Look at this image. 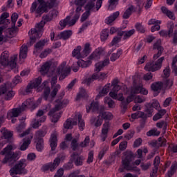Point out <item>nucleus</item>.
Returning a JSON list of instances; mask_svg holds the SVG:
<instances>
[{
  "mask_svg": "<svg viewBox=\"0 0 177 177\" xmlns=\"http://www.w3.org/2000/svg\"><path fill=\"white\" fill-rule=\"evenodd\" d=\"M164 57H162L159 58L156 62H149L145 66V70H146V71H152V73L160 70V68H161V64L162 62H164Z\"/></svg>",
  "mask_w": 177,
  "mask_h": 177,
  "instance_id": "obj_15",
  "label": "nucleus"
},
{
  "mask_svg": "<svg viewBox=\"0 0 177 177\" xmlns=\"http://www.w3.org/2000/svg\"><path fill=\"white\" fill-rule=\"evenodd\" d=\"M46 135L45 131H39L36 133L35 139H36V148L38 151H42V149H44V140L41 138H44Z\"/></svg>",
  "mask_w": 177,
  "mask_h": 177,
  "instance_id": "obj_16",
  "label": "nucleus"
},
{
  "mask_svg": "<svg viewBox=\"0 0 177 177\" xmlns=\"http://www.w3.org/2000/svg\"><path fill=\"white\" fill-rule=\"evenodd\" d=\"M50 53H52V49L50 48H46L40 54L41 59H45L48 55H50Z\"/></svg>",
  "mask_w": 177,
  "mask_h": 177,
  "instance_id": "obj_59",
  "label": "nucleus"
},
{
  "mask_svg": "<svg viewBox=\"0 0 177 177\" xmlns=\"http://www.w3.org/2000/svg\"><path fill=\"white\" fill-rule=\"evenodd\" d=\"M169 28L168 32L167 30H161L159 32L160 37H172V32H174V23H170L168 26Z\"/></svg>",
  "mask_w": 177,
  "mask_h": 177,
  "instance_id": "obj_30",
  "label": "nucleus"
},
{
  "mask_svg": "<svg viewBox=\"0 0 177 177\" xmlns=\"http://www.w3.org/2000/svg\"><path fill=\"white\" fill-rule=\"evenodd\" d=\"M109 150V146L108 145H105L102 150L100 152L98 157L100 158V160H102L103 158V157L104 156V155L106 154V152Z\"/></svg>",
  "mask_w": 177,
  "mask_h": 177,
  "instance_id": "obj_61",
  "label": "nucleus"
},
{
  "mask_svg": "<svg viewBox=\"0 0 177 177\" xmlns=\"http://www.w3.org/2000/svg\"><path fill=\"white\" fill-rule=\"evenodd\" d=\"M109 38V29H104L102 31L101 39L102 41H106V39Z\"/></svg>",
  "mask_w": 177,
  "mask_h": 177,
  "instance_id": "obj_63",
  "label": "nucleus"
},
{
  "mask_svg": "<svg viewBox=\"0 0 177 177\" xmlns=\"http://www.w3.org/2000/svg\"><path fill=\"white\" fill-rule=\"evenodd\" d=\"M47 42H48V39H44L38 41L35 45V49H34L33 53L35 55H37L39 52H41V50L44 49V47L45 46Z\"/></svg>",
  "mask_w": 177,
  "mask_h": 177,
  "instance_id": "obj_24",
  "label": "nucleus"
},
{
  "mask_svg": "<svg viewBox=\"0 0 177 177\" xmlns=\"http://www.w3.org/2000/svg\"><path fill=\"white\" fill-rule=\"evenodd\" d=\"M97 73H94L91 77L85 79L83 81V84H86V85H91V82H93L95 80H97Z\"/></svg>",
  "mask_w": 177,
  "mask_h": 177,
  "instance_id": "obj_49",
  "label": "nucleus"
},
{
  "mask_svg": "<svg viewBox=\"0 0 177 177\" xmlns=\"http://www.w3.org/2000/svg\"><path fill=\"white\" fill-rule=\"evenodd\" d=\"M111 88V84L109 83L106 84L102 89L99 92L98 95L96 97V99H100L103 96H106L109 93L110 89Z\"/></svg>",
  "mask_w": 177,
  "mask_h": 177,
  "instance_id": "obj_27",
  "label": "nucleus"
},
{
  "mask_svg": "<svg viewBox=\"0 0 177 177\" xmlns=\"http://www.w3.org/2000/svg\"><path fill=\"white\" fill-rule=\"evenodd\" d=\"M102 53L103 51L100 48L96 49L92 54L88 57V60H93L96 62V60H99L100 59V56H102Z\"/></svg>",
  "mask_w": 177,
  "mask_h": 177,
  "instance_id": "obj_29",
  "label": "nucleus"
},
{
  "mask_svg": "<svg viewBox=\"0 0 177 177\" xmlns=\"http://www.w3.org/2000/svg\"><path fill=\"white\" fill-rule=\"evenodd\" d=\"M92 64V62L91 60L84 61L82 59L79 60L77 62V65L79 67H82V68H86V67H89Z\"/></svg>",
  "mask_w": 177,
  "mask_h": 177,
  "instance_id": "obj_47",
  "label": "nucleus"
},
{
  "mask_svg": "<svg viewBox=\"0 0 177 177\" xmlns=\"http://www.w3.org/2000/svg\"><path fill=\"white\" fill-rule=\"evenodd\" d=\"M39 3L38 8H37V2H34L30 8V12L37 13V15H42L44 12L48 10V3L45 1V0H38Z\"/></svg>",
  "mask_w": 177,
  "mask_h": 177,
  "instance_id": "obj_11",
  "label": "nucleus"
},
{
  "mask_svg": "<svg viewBox=\"0 0 177 177\" xmlns=\"http://www.w3.org/2000/svg\"><path fill=\"white\" fill-rule=\"evenodd\" d=\"M38 106V104H35L34 102V98H29L26 100L21 105L20 108L12 109L11 111L7 113V118L8 120H10V118L19 117L21 111H24V110H27V109H35Z\"/></svg>",
  "mask_w": 177,
  "mask_h": 177,
  "instance_id": "obj_3",
  "label": "nucleus"
},
{
  "mask_svg": "<svg viewBox=\"0 0 177 177\" xmlns=\"http://www.w3.org/2000/svg\"><path fill=\"white\" fill-rule=\"evenodd\" d=\"M32 137V134L30 133V129H27L22 133L19 134V138H25L23 140V143L21 144L20 150L24 151L28 149V146H30V144L31 143Z\"/></svg>",
  "mask_w": 177,
  "mask_h": 177,
  "instance_id": "obj_9",
  "label": "nucleus"
},
{
  "mask_svg": "<svg viewBox=\"0 0 177 177\" xmlns=\"http://www.w3.org/2000/svg\"><path fill=\"white\" fill-rule=\"evenodd\" d=\"M1 156H5V158L2 160L3 164H13L15 161H17L19 158V152H12V145H8L0 152Z\"/></svg>",
  "mask_w": 177,
  "mask_h": 177,
  "instance_id": "obj_4",
  "label": "nucleus"
},
{
  "mask_svg": "<svg viewBox=\"0 0 177 177\" xmlns=\"http://www.w3.org/2000/svg\"><path fill=\"white\" fill-rule=\"evenodd\" d=\"M117 5H118V0H110L109 6V10H113V9H115V8H117Z\"/></svg>",
  "mask_w": 177,
  "mask_h": 177,
  "instance_id": "obj_57",
  "label": "nucleus"
},
{
  "mask_svg": "<svg viewBox=\"0 0 177 177\" xmlns=\"http://www.w3.org/2000/svg\"><path fill=\"white\" fill-rule=\"evenodd\" d=\"M45 121H46V116H42L40 119L36 118L32 124L33 128L37 129V128L41 127V124H42V122H45Z\"/></svg>",
  "mask_w": 177,
  "mask_h": 177,
  "instance_id": "obj_40",
  "label": "nucleus"
},
{
  "mask_svg": "<svg viewBox=\"0 0 177 177\" xmlns=\"http://www.w3.org/2000/svg\"><path fill=\"white\" fill-rule=\"evenodd\" d=\"M69 102L70 101H68V100H64L62 102L59 101V102L55 105V109L50 111L48 115L50 117L52 122H57L59 121V118H60V113L57 111H59L60 109H62V107L67 106Z\"/></svg>",
  "mask_w": 177,
  "mask_h": 177,
  "instance_id": "obj_7",
  "label": "nucleus"
},
{
  "mask_svg": "<svg viewBox=\"0 0 177 177\" xmlns=\"http://www.w3.org/2000/svg\"><path fill=\"white\" fill-rule=\"evenodd\" d=\"M104 104H108V107H109V109H114V100H113L110 97H105L104 98Z\"/></svg>",
  "mask_w": 177,
  "mask_h": 177,
  "instance_id": "obj_48",
  "label": "nucleus"
},
{
  "mask_svg": "<svg viewBox=\"0 0 177 177\" xmlns=\"http://www.w3.org/2000/svg\"><path fill=\"white\" fill-rule=\"evenodd\" d=\"M122 55V50L118 49L116 53H113L111 56V62H115L117 59L120 58V56Z\"/></svg>",
  "mask_w": 177,
  "mask_h": 177,
  "instance_id": "obj_52",
  "label": "nucleus"
},
{
  "mask_svg": "<svg viewBox=\"0 0 177 177\" xmlns=\"http://www.w3.org/2000/svg\"><path fill=\"white\" fill-rule=\"evenodd\" d=\"M62 160H64V156H59L58 157H57L53 162H49L47 163L46 165H44L42 167V171H50L51 172H53V171H55V169H56L57 168V167H59V165L60 164V162L62 161Z\"/></svg>",
  "mask_w": 177,
  "mask_h": 177,
  "instance_id": "obj_14",
  "label": "nucleus"
},
{
  "mask_svg": "<svg viewBox=\"0 0 177 177\" xmlns=\"http://www.w3.org/2000/svg\"><path fill=\"white\" fill-rule=\"evenodd\" d=\"M59 16V11L56 9H51L48 14L43 16V20L37 24L35 28H32L28 32V35L30 39V44H34L37 38H41L42 37V32H44V27L48 21H53Z\"/></svg>",
  "mask_w": 177,
  "mask_h": 177,
  "instance_id": "obj_2",
  "label": "nucleus"
},
{
  "mask_svg": "<svg viewBox=\"0 0 177 177\" xmlns=\"http://www.w3.org/2000/svg\"><path fill=\"white\" fill-rule=\"evenodd\" d=\"M133 158V155H132V153H129L125 155L124 158L122 159V165L124 169L127 171H131V169H133V167H132V165H131Z\"/></svg>",
  "mask_w": 177,
  "mask_h": 177,
  "instance_id": "obj_17",
  "label": "nucleus"
},
{
  "mask_svg": "<svg viewBox=\"0 0 177 177\" xmlns=\"http://www.w3.org/2000/svg\"><path fill=\"white\" fill-rule=\"evenodd\" d=\"M50 145L51 147V150H55L57 146V136L56 133H53L51 134L50 138Z\"/></svg>",
  "mask_w": 177,
  "mask_h": 177,
  "instance_id": "obj_33",
  "label": "nucleus"
},
{
  "mask_svg": "<svg viewBox=\"0 0 177 177\" xmlns=\"http://www.w3.org/2000/svg\"><path fill=\"white\" fill-rule=\"evenodd\" d=\"M77 121L79 122V129L84 131L85 128V122L82 120V115L80 113L75 114L74 118H68L64 123V127L65 129H71L74 125H77Z\"/></svg>",
  "mask_w": 177,
  "mask_h": 177,
  "instance_id": "obj_5",
  "label": "nucleus"
},
{
  "mask_svg": "<svg viewBox=\"0 0 177 177\" xmlns=\"http://www.w3.org/2000/svg\"><path fill=\"white\" fill-rule=\"evenodd\" d=\"M72 161L74 162L75 165L76 167H81L84 164V160H85V158L76 152H74L71 156Z\"/></svg>",
  "mask_w": 177,
  "mask_h": 177,
  "instance_id": "obj_19",
  "label": "nucleus"
},
{
  "mask_svg": "<svg viewBox=\"0 0 177 177\" xmlns=\"http://www.w3.org/2000/svg\"><path fill=\"white\" fill-rule=\"evenodd\" d=\"M109 131H110V122H106L102 124V130H101V140L102 142H104L106 139H107V136L109 135Z\"/></svg>",
  "mask_w": 177,
  "mask_h": 177,
  "instance_id": "obj_20",
  "label": "nucleus"
},
{
  "mask_svg": "<svg viewBox=\"0 0 177 177\" xmlns=\"http://www.w3.org/2000/svg\"><path fill=\"white\" fill-rule=\"evenodd\" d=\"M162 86H164V84L161 82H158L153 83L151 86V90L155 92H158V91H161L162 89Z\"/></svg>",
  "mask_w": 177,
  "mask_h": 177,
  "instance_id": "obj_43",
  "label": "nucleus"
},
{
  "mask_svg": "<svg viewBox=\"0 0 177 177\" xmlns=\"http://www.w3.org/2000/svg\"><path fill=\"white\" fill-rule=\"evenodd\" d=\"M135 34V29H131L128 31L120 32L119 35L120 37L123 36L124 39H128V38H131L132 35Z\"/></svg>",
  "mask_w": 177,
  "mask_h": 177,
  "instance_id": "obj_38",
  "label": "nucleus"
},
{
  "mask_svg": "<svg viewBox=\"0 0 177 177\" xmlns=\"http://www.w3.org/2000/svg\"><path fill=\"white\" fill-rule=\"evenodd\" d=\"M133 12V6H130L123 14V19H129Z\"/></svg>",
  "mask_w": 177,
  "mask_h": 177,
  "instance_id": "obj_51",
  "label": "nucleus"
},
{
  "mask_svg": "<svg viewBox=\"0 0 177 177\" xmlns=\"http://www.w3.org/2000/svg\"><path fill=\"white\" fill-rule=\"evenodd\" d=\"M17 60V55H14L10 57V60L9 62V51H3L1 55L0 65L3 66V67L8 66L11 68H15V67H16Z\"/></svg>",
  "mask_w": 177,
  "mask_h": 177,
  "instance_id": "obj_6",
  "label": "nucleus"
},
{
  "mask_svg": "<svg viewBox=\"0 0 177 177\" xmlns=\"http://www.w3.org/2000/svg\"><path fill=\"white\" fill-rule=\"evenodd\" d=\"M1 132L4 139H11L12 136H13V131H10L5 128H2Z\"/></svg>",
  "mask_w": 177,
  "mask_h": 177,
  "instance_id": "obj_44",
  "label": "nucleus"
},
{
  "mask_svg": "<svg viewBox=\"0 0 177 177\" xmlns=\"http://www.w3.org/2000/svg\"><path fill=\"white\" fill-rule=\"evenodd\" d=\"M27 52H28V47H27L26 45H23L21 47L20 51H19V59L21 60V59H26L27 57Z\"/></svg>",
  "mask_w": 177,
  "mask_h": 177,
  "instance_id": "obj_39",
  "label": "nucleus"
},
{
  "mask_svg": "<svg viewBox=\"0 0 177 177\" xmlns=\"http://www.w3.org/2000/svg\"><path fill=\"white\" fill-rule=\"evenodd\" d=\"M91 139L89 138V136H87L84 140L80 144V147H87V146L89 145Z\"/></svg>",
  "mask_w": 177,
  "mask_h": 177,
  "instance_id": "obj_60",
  "label": "nucleus"
},
{
  "mask_svg": "<svg viewBox=\"0 0 177 177\" xmlns=\"http://www.w3.org/2000/svg\"><path fill=\"white\" fill-rule=\"evenodd\" d=\"M70 23H73V19L70 21V16L66 17V19L61 20L59 21V26H61V29L63 30L66 27V26H73L71 25Z\"/></svg>",
  "mask_w": 177,
  "mask_h": 177,
  "instance_id": "obj_42",
  "label": "nucleus"
},
{
  "mask_svg": "<svg viewBox=\"0 0 177 177\" xmlns=\"http://www.w3.org/2000/svg\"><path fill=\"white\" fill-rule=\"evenodd\" d=\"M50 66H52V62L48 61L45 62L41 67L39 70V73L42 75H45V74H48V71H49V68H50Z\"/></svg>",
  "mask_w": 177,
  "mask_h": 177,
  "instance_id": "obj_31",
  "label": "nucleus"
},
{
  "mask_svg": "<svg viewBox=\"0 0 177 177\" xmlns=\"http://www.w3.org/2000/svg\"><path fill=\"white\" fill-rule=\"evenodd\" d=\"M92 52V48H91V44L89 43H86L84 45V48L83 49V50L82 51V55L84 57H86V56H88V55H89V53H91Z\"/></svg>",
  "mask_w": 177,
  "mask_h": 177,
  "instance_id": "obj_41",
  "label": "nucleus"
},
{
  "mask_svg": "<svg viewBox=\"0 0 177 177\" xmlns=\"http://www.w3.org/2000/svg\"><path fill=\"white\" fill-rule=\"evenodd\" d=\"M161 10L162 13L166 15L169 19H171V20H175V15H174L173 12L169 11L167 8L162 7Z\"/></svg>",
  "mask_w": 177,
  "mask_h": 177,
  "instance_id": "obj_46",
  "label": "nucleus"
},
{
  "mask_svg": "<svg viewBox=\"0 0 177 177\" xmlns=\"http://www.w3.org/2000/svg\"><path fill=\"white\" fill-rule=\"evenodd\" d=\"M176 169H177V162H174L171 164V166L170 167V170H169L168 172H167L168 176L169 177L172 176V175H174V174H175V172H176Z\"/></svg>",
  "mask_w": 177,
  "mask_h": 177,
  "instance_id": "obj_50",
  "label": "nucleus"
},
{
  "mask_svg": "<svg viewBox=\"0 0 177 177\" xmlns=\"http://www.w3.org/2000/svg\"><path fill=\"white\" fill-rule=\"evenodd\" d=\"M153 49H157L158 53L153 55V59L156 60L161 56L162 54V50L164 48L161 46V39H158L156 42L153 44Z\"/></svg>",
  "mask_w": 177,
  "mask_h": 177,
  "instance_id": "obj_23",
  "label": "nucleus"
},
{
  "mask_svg": "<svg viewBox=\"0 0 177 177\" xmlns=\"http://www.w3.org/2000/svg\"><path fill=\"white\" fill-rule=\"evenodd\" d=\"M41 82H42V78L41 77H39L35 80L32 81L30 84H28L26 88V93H31V92H32V89L38 88V86L41 85Z\"/></svg>",
  "mask_w": 177,
  "mask_h": 177,
  "instance_id": "obj_18",
  "label": "nucleus"
},
{
  "mask_svg": "<svg viewBox=\"0 0 177 177\" xmlns=\"http://www.w3.org/2000/svg\"><path fill=\"white\" fill-rule=\"evenodd\" d=\"M49 110H50V104H48L43 110H39L36 114V118L39 119V118H42V117H46L44 114L48 113Z\"/></svg>",
  "mask_w": 177,
  "mask_h": 177,
  "instance_id": "obj_37",
  "label": "nucleus"
},
{
  "mask_svg": "<svg viewBox=\"0 0 177 177\" xmlns=\"http://www.w3.org/2000/svg\"><path fill=\"white\" fill-rule=\"evenodd\" d=\"M70 71H71L70 66H66V63L62 62L61 65L57 68V70L53 72L51 86L53 90L52 92L50 93L49 82L46 81L44 82L41 86L37 88V92L44 91L43 99H44V100L52 102V100L56 97V95H57V92L59 91V89H60L59 84H56V82H57V75H60L59 81H62V80H64V78H66V77L70 74Z\"/></svg>",
  "mask_w": 177,
  "mask_h": 177,
  "instance_id": "obj_1",
  "label": "nucleus"
},
{
  "mask_svg": "<svg viewBox=\"0 0 177 177\" xmlns=\"http://www.w3.org/2000/svg\"><path fill=\"white\" fill-rule=\"evenodd\" d=\"M15 91L9 88V84H6L0 88V95L5 99V100H10L15 96Z\"/></svg>",
  "mask_w": 177,
  "mask_h": 177,
  "instance_id": "obj_12",
  "label": "nucleus"
},
{
  "mask_svg": "<svg viewBox=\"0 0 177 177\" xmlns=\"http://www.w3.org/2000/svg\"><path fill=\"white\" fill-rule=\"evenodd\" d=\"M90 122L91 125H94V127H96V128H97L99 127H101L102 124H103V119L99 113L98 116L97 117L93 116L90 120Z\"/></svg>",
  "mask_w": 177,
  "mask_h": 177,
  "instance_id": "obj_26",
  "label": "nucleus"
},
{
  "mask_svg": "<svg viewBox=\"0 0 177 177\" xmlns=\"http://www.w3.org/2000/svg\"><path fill=\"white\" fill-rule=\"evenodd\" d=\"M81 97H88V94H86V91L84 89V88H80V91L77 95L76 100H80Z\"/></svg>",
  "mask_w": 177,
  "mask_h": 177,
  "instance_id": "obj_53",
  "label": "nucleus"
},
{
  "mask_svg": "<svg viewBox=\"0 0 177 177\" xmlns=\"http://www.w3.org/2000/svg\"><path fill=\"white\" fill-rule=\"evenodd\" d=\"M86 109L87 113H89L91 110L93 112L99 113V114L102 112V111L99 109H100V106H99V102L97 101H93L90 105L86 106Z\"/></svg>",
  "mask_w": 177,
  "mask_h": 177,
  "instance_id": "obj_22",
  "label": "nucleus"
},
{
  "mask_svg": "<svg viewBox=\"0 0 177 177\" xmlns=\"http://www.w3.org/2000/svg\"><path fill=\"white\" fill-rule=\"evenodd\" d=\"M132 93H136V95H138V93H142V95H147L149 93V91L145 88L143 86L138 85V86H132Z\"/></svg>",
  "mask_w": 177,
  "mask_h": 177,
  "instance_id": "obj_25",
  "label": "nucleus"
},
{
  "mask_svg": "<svg viewBox=\"0 0 177 177\" xmlns=\"http://www.w3.org/2000/svg\"><path fill=\"white\" fill-rule=\"evenodd\" d=\"M81 46H78L76 47L72 52V56L75 57L76 59H82L84 57L82 56V52H81Z\"/></svg>",
  "mask_w": 177,
  "mask_h": 177,
  "instance_id": "obj_34",
  "label": "nucleus"
},
{
  "mask_svg": "<svg viewBox=\"0 0 177 177\" xmlns=\"http://www.w3.org/2000/svg\"><path fill=\"white\" fill-rule=\"evenodd\" d=\"M27 167V160L21 159L10 170V175H26L28 171L26 169Z\"/></svg>",
  "mask_w": 177,
  "mask_h": 177,
  "instance_id": "obj_8",
  "label": "nucleus"
},
{
  "mask_svg": "<svg viewBox=\"0 0 177 177\" xmlns=\"http://www.w3.org/2000/svg\"><path fill=\"white\" fill-rule=\"evenodd\" d=\"M95 2H96V0L88 1L86 6H85L86 12L82 15L81 21H85V20H86V19L91 16V12H97Z\"/></svg>",
  "mask_w": 177,
  "mask_h": 177,
  "instance_id": "obj_13",
  "label": "nucleus"
},
{
  "mask_svg": "<svg viewBox=\"0 0 177 177\" xmlns=\"http://www.w3.org/2000/svg\"><path fill=\"white\" fill-rule=\"evenodd\" d=\"M145 112L147 117H151V115H153V113L154 112V109H153V107L150 105H148Z\"/></svg>",
  "mask_w": 177,
  "mask_h": 177,
  "instance_id": "obj_62",
  "label": "nucleus"
},
{
  "mask_svg": "<svg viewBox=\"0 0 177 177\" xmlns=\"http://www.w3.org/2000/svg\"><path fill=\"white\" fill-rule=\"evenodd\" d=\"M18 30L19 29L17 27H16V25H15V26L12 25L11 28L6 29V37H8V38H12V37H15L16 35V32H17Z\"/></svg>",
  "mask_w": 177,
  "mask_h": 177,
  "instance_id": "obj_32",
  "label": "nucleus"
},
{
  "mask_svg": "<svg viewBox=\"0 0 177 177\" xmlns=\"http://www.w3.org/2000/svg\"><path fill=\"white\" fill-rule=\"evenodd\" d=\"M9 17L8 12H3L0 17V25L4 24V26H8V24H10V21L7 19Z\"/></svg>",
  "mask_w": 177,
  "mask_h": 177,
  "instance_id": "obj_36",
  "label": "nucleus"
},
{
  "mask_svg": "<svg viewBox=\"0 0 177 177\" xmlns=\"http://www.w3.org/2000/svg\"><path fill=\"white\" fill-rule=\"evenodd\" d=\"M118 16H120L119 11L113 12L105 19V23L106 24H111V23H113V21H114L118 17Z\"/></svg>",
  "mask_w": 177,
  "mask_h": 177,
  "instance_id": "obj_35",
  "label": "nucleus"
},
{
  "mask_svg": "<svg viewBox=\"0 0 177 177\" xmlns=\"http://www.w3.org/2000/svg\"><path fill=\"white\" fill-rule=\"evenodd\" d=\"M128 88L122 84V86L118 85L115 86L112 88V91L109 93V96L114 99L115 100H119L120 102H122L124 100V96L122 95V93H117L118 91H127Z\"/></svg>",
  "mask_w": 177,
  "mask_h": 177,
  "instance_id": "obj_10",
  "label": "nucleus"
},
{
  "mask_svg": "<svg viewBox=\"0 0 177 177\" xmlns=\"http://www.w3.org/2000/svg\"><path fill=\"white\" fill-rule=\"evenodd\" d=\"M161 132L156 129H151L147 132L148 136H159Z\"/></svg>",
  "mask_w": 177,
  "mask_h": 177,
  "instance_id": "obj_55",
  "label": "nucleus"
},
{
  "mask_svg": "<svg viewBox=\"0 0 177 177\" xmlns=\"http://www.w3.org/2000/svg\"><path fill=\"white\" fill-rule=\"evenodd\" d=\"M100 115L102 120H113V113L111 112H104V111H101L100 112Z\"/></svg>",
  "mask_w": 177,
  "mask_h": 177,
  "instance_id": "obj_45",
  "label": "nucleus"
},
{
  "mask_svg": "<svg viewBox=\"0 0 177 177\" xmlns=\"http://www.w3.org/2000/svg\"><path fill=\"white\" fill-rule=\"evenodd\" d=\"M71 147L74 151H75V150H78V147H80V145H78V139L74 138L72 140Z\"/></svg>",
  "mask_w": 177,
  "mask_h": 177,
  "instance_id": "obj_56",
  "label": "nucleus"
},
{
  "mask_svg": "<svg viewBox=\"0 0 177 177\" xmlns=\"http://www.w3.org/2000/svg\"><path fill=\"white\" fill-rule=\"evenodd\" d=\"M69 177H85V176L80 175V170H75L70 174Z\"/></svg>",
  "mask_w": 177,
  "mask_h": 177,
  "instance_id": "obj_64",
  "label": "nucleus"
},
{
  "mask_svg": "<svg viewBox=\"0 0 177 177\" xmlns=\"http://www.w3.org/2000/svg\"><path fill=\"white\" fill-rule=\"evenodd\" d=\"M109 64H110V59L108 58L104 59L103 61L97 62V64H95V71L99 73V71H101L104 67H106V66H109Z\"/></svg>",
  "mask_w": 177,
  "mask_h": 177,
  "instance_id": "obj_28",
  "label": "nucleus"
},
{
  "mask_svg": "<svg viewBox=\"0 0 177 177\" xmlns=\"http://www.w3.org/2000/svg\"><path fill=\"white\" fill-rule=\"evenodd\" d=\"M74 8L75 9V12H73L74 17L73 19V22L69 23L71 26H74L75 23H77V21L80 19V16H81V13H82V6H78L77 4H75Z\"/></svg>",
  "mask_w": 177,
  "mask_h": 177,
  "instance_id": "obj_21",
  "label": "nucleus"
},
{
  "mask_svg": "<svg viewBox=\"0 0 177 177\" xmlns=\"http://www.w3.org/2000/svg\"><path fill=\"white\" fill-rule=\"evenodd\" d=\"M121 37H122V36L120 35V33H118V36H117V37H115L113 39L112 41H111V44H110V46H114V45H117V44H118L119 42H120V41H121Z\"/></svg>",
  "mask_w": 177,
  "mask_h": 177,
  "instance_id": "obj_58",
  "label": "nucleus"
},
{
  "mask_svg": "<svg viewBox=\"0 0 177 177\" xmlns=\"http://www.w3.org/2000/svg\"><path fill=\"white\" fill-rule=\"evenodd\" d=\"M72 34L71 30H65L60 33V37L62 39H68Z\"/></svg>",
  "mask_w": 177,
  "mask_h": 177,
  "instance_id": "obj_54",
  "label": "nucleus"
}]
</instances>
